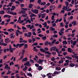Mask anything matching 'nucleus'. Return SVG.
<instances>
[{
    "mask_svg": "<svg viewBox=\"0 0 78 78\" xmlns=\"http://www.w3.org/2000/svg\"><path fill=\"white\" fill-rule=\"evenodd\" d=\"M69 67H73L75 66V64L73 63H71L69 65Z\"/></svg>",
    "mask_w": 78,
    "mask_h": 78,
    "instance_id": "obj_9",
    "label": "nucleus"
},
{
    "mask_svg": "<svg viewBox=\"0 0 78 78\" xmlns=\"http://www.w3.org/2000/svg\"><path fill=\"white\" fill-rule=\"evenodd\" d=\"M38 56H44V54H41V52H38Z\"/></svg>",
    "mask_w": 78,
    "mask_h": 78,
    "instance_id": "obj_18",
    "label": "nucleus"
},
{
    "mask_svg": "<svg viewBox=\"0 0 78 78\" xmlns=\"http://www.w3.org/2000/svg\"><path fill=\"white\" fill-rule=\"evenodd\" d=\"M62 43L63 44H67V42L66 40H65V41H63Z\"/></svg>",
    "mask_w": 78,
    "mask_h": 78,
    "instance_id": "obj_24",
    "label": "nucleus"
},
{
    "mask_svg": "<svg viewBox=\"0 0 78 78\" xmlns=\"http://www.w3.org/2000/svg\"><path fill=\"white\" fill-rule=\"evenodd\" d=\"M28 62H26L24 64V65L25 66H27V65H28Z\"/></svg>",
    "mask_w": 78,
    "mask_h": 78,
    "instance_id": "obj_50",
    "label": "nucleus"
},
{
    "mask_svg": "<svg viewBox=\"0 0 78 78\" xmlns=\"http://www.w3.org/2000/svg\"><path fill=\"white\" fill-rule=\"evenodd\" d=\"M5 43H6L7 44H8V43L10 42V41L9 40V39L8 38H5Z\"/></svg>",
    "mask_w": 78,
    "mask_h": 78,
    "instance_id": "obj_4",
    "label": "nucleus"
},
{
    "mask_svg": "<svg viewBox=\"0 0 78 78\" xmlns=\"http://www.w3.org/2000/svg\"><path fill=\"white\" fill-rule=\"evenodd\" d=\"M65 3L66 5L67 6H69V2H65Z\"/></svg>",
    "mask_w": 78,
    "mask_h": 78,
    "instance_id": "obj_36",
    "label": "nucleus"
},
{
    "mask_svg": "<svg viewBox=\"0 0 78 78\" xmlns=\"http://www.w3.org/2000/svg\"><path fill=\"white\" fill-rule=\"evenodd\" d=\"M31 11L32 12H33V13H35V14H38V13H39V10H31Z\"/></svg>",
    "mask_w": 78,
    "mask_h": 78,
    "instance_id": "obj_2",
    "label": "nucleus"
},
{
    "mask_svg": "<svg viewBox=\"0 0 78 78\" xmlns=\"http://www.w3.org/2000/svg\"><path fill=\"white\" fill-rule=\"evenodd\" d=\"M5 13V11L3 10H1L0 11V14H4Z\"/></svg>",
    "mask_w": 78,
    "mask_h": 78,
    "instance_id": "obj_20",
    "label": "nucleus"
},
{
    "mask_svg": "<svg viewBox=\"0 0 78 78\" xmlns=\"http://www.w3.org/2000/svg\"><path fill=\"white\" fill-rule=\"evenodd\" d=\"M22 30H27V28L23 26L22 27Z\"/></svg>",
    "mask_w": 78,
    "mask_h": 78,
    "instance_id": "obj_58",
    "label": "nucleus"
},
{
    "mask_svg": "<svg viewBox=\"0 0 78 78\" xmlns=\"http://www.w3.org/2000/svg\"><path fill=\"white\" fill-rule=\"evenodd\" d=\"M27 22H29V23H31V22L30 19H27V20L26 21V23H27Z\"/></svg>",
    "mask_w": 78,
    "mask_h": 78,
    "instance_id": "obj_14",
    "label": "nucleus"
},
{
    "mask_svg": "<svg viewBox=\"0 0 78 78\" xmlns=\"http://www.w3.org/2000/svg\"><path fill=\"white\" fill-rule=\"evenodd\" d=\"M42 39L43 41H45V40H46V39H47V37L44 36L42 38Z\"/></svg>",
    "mask_w": 78,
    "mask_h": 78,
    "instance_id": "obj_25",
    "label": "nucleus"
},
{
    "mask_svg": "<svg viewBox=\"0 0 78 78\" xmlns=\"http://www.w3.org/2000/svg\"><path fill=\"white\" fill-rule=\"evenodd\" d=\"M58 22H59V19H58L56 20L55 23H58Z\"/></svg>",
    "mask_w": 78,
    "mask_h": 78,
    "instance_id": "obj_62",
    "label": "nucleus"
},
{
    "mask_svg": "<svg viewBox=\"0 0 78 78\" xmlns=\"http://www.w3.org/2000/svg\"><path fill=\"white\" fill-rule=\"evenodd\" d=\"M28 41L29 43H32V40H31V39H29Z\"/></svg>",
    "mask_w": 78,
    "mask_h": 78,
    "instance_id": "obj_48",
    "label": "nucleus"
},
{
    "mask_svg": "<svg viewBox=\"0 0 78 78\" xmlns=\"http://www.w3.org/2000/svg\"><path fill=\"white\" fill-rule=\"evenodd\" d=\"M42 67L41 66H39V67L38 68V70H42Z\"/></svg>",
    "mask_w": 78,
    "mask_h": 78,
    "instance_id": "obj_11",
    "label": "nucleus"
},
{
    "mask_svg": "<svg viewBox=\"0 0 78 78\" xmlns=\"http://www.w3.org/2000/svg\"><path fill=\"white\" fill-rule=\"evenodd\" d=\"M40 50L41 52H42L43 53H45V54L46 52H47V51H45V50L43 48H40Z\"/></svg>",
    "mask_w": 78,
    "mask_h": 78,
    "instance_id": "obj_5",
    "label": "nucleus"
},
{
    "mask_svg": "<svg viewBox=\"0 0 78 78\" xmlns=\"http://www.w3.org/2000/svg\"><path fill=\"white\" fill-rule=\"evenodd\" d=\"M32 41H33V43H34V42H35V41H36V39H35L34 38H32Z\"/></svg>",
    "mask_w": 78,
    "mask_h": 78,
    "instance_id": "obj_35",
    "label": "nucleus"
},
{
    "mask_svg": "<svg viewBox=\"0 0 78 78\" xmlns=\"http://www.w3.org/2000/svg\"><path fill=\"white\" fill-rule=\"evenodd\" d=\"M62 51H66V49L64 48H62Z\"/></svg>",
    "mask_w": 78,
    "mask_h": 78,
    "instance_id": "obj_63",
    "label": "nucleus"
},
{
    "mask_svg": "<svg viewBox=\"0 0 78 78\" xmlns=\"http://www.w3.org/2000/svg\"><path fill=\"white\" fill-rule=\"evenodd\" d=\"M72 24H73V26L76 25V21H73L72 22Z\"/></svg>",
    "mask_w": 78,
    "mask_h": 78,
    "instance_id": "obj_17",
    "label": "nucleus"
},
{
    "mask_svg": "<svg viewBox=\"0 0 78 78\" xmlns=\"http://www.w3.org/2000/svg\"><path fill=\"white\" fill-rule=\"evenodd\" d=\"M30 62H31V63H34V60H31L29 61Z\"/></svg>",
    "mask_w": 78,
    "mask_h": 78,
    "instance_id": "obj_49",
    "label": "nucleus"
},
{
    "mask_svg": "<svg viewBox=\"0 0 78 78\" xmlns=\"http://www.w3.org/2000/svg\"><path fill=\"white\" fill-rule=\"evenodd\" d=\"M31 25L30 24H29L27 25V28H30L31 27Z\"/></svg>",
    "mask_w": 78,
    "mask_h": 78,
    "instance_id": "obj_47",
    "label": "nucleus"
},
{
    "mask_svg": "<svg viewBox=\"0 0 78 78\" xmlns=\"http://www.w3.org/2000/svg\"><path fill=\"white\" fill-rule=\"evenodd\" d=\"M26 13V12L25 10H21L19 12V14H25Z\"/></svg>",
    "mask_w": 78,
    "mask_h": 78,
    "instance_id": "obj_3",
    "label": "nucleus"
},
{
    "mask_svg": "<svg viewBox=\"0 0 78 78\" xmlns=\"http://www.w3.org/2000/svg\"><path fill=\"white\" fill-rule=\"evenodd\" d=\"M42 25H44V26L45 25H47V22H45L44 23H43Z\"/></svg>",
    "mask_w": 78,
    "mask_h": 78,
    "instance_id": "obj_56",
    "label": "nucleus"
},
{
    "mask_svg": "<svg viewBox=\"0 0 78 78\" xmlns=\"http://www.w3.org/2000/svg\"><path fill=\"white\" fill-rule=\"evenodd\" d=\"M27 48L28 45H27V44H25L24 47V49H26V48Z\"/></svg>",
    "mask_w": 78,
    "mask_h": 78,
    "instance_id": "obj_22",
    "label": "nucleus"
},
{
    "mask_svg": "<svg viewBox=\"0 0 78 78\" xmlns=\"http://www.w3.org/2000/svg\"><path fill=\"white\" fill-rule=\"evenodd\" d=\"M28 60V58H27L26 57L24 58H23L22 60V62H23V61H27Z\"/></svg>",
    "mask_w": 78,
    "mask_h": 78,
    "instance_id": "obj_21",
    "label": "nucleus"
},
{
    "mask_svg": "<svg viewBox=\"0 0 78 78\" xmlns=\"http://www.w3.org/2000/svg\"><path fill=\"white\" fill-rule=\"evenodd\" d=\"M38 36H39V37H43V36H44V35L41 34H39L38 35Z\"/></svg>",
    "mask_w": 78,
    "mask_h": 78,
    "instance_id": "obj_53",
    "label": "nucleus"
},
{
    "mask_svg": "<svg viewBox=\"0 0 78 78\" xmlns=\"http://www.w3.org/2000/svg\"><path fill=\"white\" fill-rule=\"evenodd\" d=\"M27 73V75H28V76H32V74H31V73Z\"/></svg>",
    "mask_w": 78,
    "mask_h": 78,
    "instance_id": "obj_29",
    "label": "nucleus"
},
{
    "mask_svg": "<svg viewBox=\"0 0 78 78\" xmlns=\"http://www.w3.org/2000/svg\"><path fill=\"white\" fill-rule=\"evenodd\" d=\"M33 6V4H30L29 6V8H30V9H31V8H32V7Z\"/></svg>",
    "mask_w": 78,
    "mask_h": 78,
    "instance_id": "obj_23",
    "label": "nucleus"
},
{
    "mask_svg": "<svg viewBox=\"0 0 78 78\" xmlns=\"http://www.w3.org/2000/svg\"><path fill=\"white\" fill-rule=\"evenodd\" d=\"M37 42L33 44H32V46H34L35 45V46H36V45H37Z\"/></svg>",
    "mask_w": 78,
    "mask_h": 78,
    "instance_id": "obj_30",
    "label": "nucleus"
},
{
    "mask_svg": "<svg viewBox=\"0 0 78 78\" xmlns=\"http://www.w3.org/2000/svg\"><path fill=\"white\" fill-rule=\"evenodd\" d=\"M17 13L16 12H13L12 14V15H17Z\"/></svg>",
    "mask_w": 78,
    "mask_h": 78,
    "instance_id": "obj_59",
    "label": "nucleus"
},
{
    "mask_svg": "<svg viewBox=\"0 0 78 78\" xmlns=\"http://www.w3.org/2000/svg\"><path fill=\"white\" fill-rule=\"evenodd\" d=\"M38 62H39V63H40V64H41L43 62V60L39 59V60L38 61Z\"/></svg>",
    "mask_w": 78,
    "mask_h": 78,
    "instance_id": "obj_28",
    "label": "nucleus"
},
{
    "mask_svg": "<svg viewBox=\"0 0 78 78\" xmlns=\"http://www.w3.org/2000/svg\"><path fill=\"white\" fill-rule=\"evenodd\" d=\"M21 9L23 10L24 11H27V8H21Z\"/></svg>",
    "mask_w": 78,
    "mask_h": 78,
    "instance_id": "obj_46",
    "label": "nucleus"
},
{
    "mask_svg": "<svg viewBox=\"0 0 78 78\" xmlns=\"http://www.w3.org/2000/svg\"><path fill=\"white\" fill-rule=\"evenodd\" d=\"M50 31H55V29L54 28H53V27H50Z\"/></svg>",
    "mask_w": 78,
    "mask_h": 78,
    "instance_id": "obj_15",
    "label": "nucleus"
},
{
    "mask_svg": "<svg viewBox=\"0 0 78 78\" xmlns=\"http://www.w3.org/2000/svg\"><path fill=\"white\" fill-rule=\"evenodd\" d=\"M56 52L55 51L52 52V55H56Z\"/></svg>",
    "mask_w": 78,
    "mask_h": 78,
    "instance_id": "obj_55",
    "label": "nucleus"
},
{
    "mask_svg": "<svg viewBox=\"0 0 78 78\" xmlns=\"http://www.w3.org/2000/svg\"><path fill=\"white\" fill-rule=\"evenodd\" d=\"M63 54L64 56H65V55H66L67 54V53L66 52H63Z\"/></svg>",
    "mask_w": 78,
    "mask_h": 78,
    "instance_id": "obj_54",
    "label": "nucleus"
},
{
    "mask_svg": "<svg viewBox=\"0 0 78 78\" xmlns=\"http://www.w3.org/2000/svg\"><path fill=\"white\" fill-rule=\"evenodd\" d=\"M20 41L19 42L20 43H22V41H23V38H20Z\"/></svg>",
    "mask_w": 78,
    "mask_h": 78,
    "instance_id": "obj_34",
    "label": "nucleus"
},
{
    "mask_svg": "<svg viewBox=\"0 0 78 78\" xmlns=\"http://www.w3.org/2000/svg\"><path fill=\"white\" fill-rule=\"evenodd\" d=\"M37 3H38V4H41V0H38L37 1Z\"/></svg>",
    "mask_w": 78,
    "mask_h": 78,
    "instance_id": "obj_33",
    "label": "nucleus"
},
{
    "mask_svg": "<svg viewBox=\"0 0 78 78\" xmlns=\"http://www.w3.org/2000/svg\"><path fill=\"white\" fill-rule=\"evenodd\" d=\"M65 70H66V68H64L62 70V72H64L65 71Z\"/></svg>",
    "mask_w": 78,
    "mask_h": 78,
    "instance_id": "obj_52",
    "label": "nucleus"
},
{
    "mask_svg": "<svg viewBox=\"0 0 78 78\" xmlns=\"http://www.w3.org/2000/svg\"><path fill=\"white\" fill-rule=\"evenodd\" d=\"M55 47V46H53L52 47H51L50 48V51H53V48Z\"/></svg>",
    "mask_w": 78,
    "mask_h": 78,
    "instance_id": "obj_39",
    "label": "nucleus"
},
{
    "mask_svg": "<svg viewBox=\"0 0 78 78\" xmlns=\"http://www.w3.org/2000/svg\"><path fill=\"white\" fill-rule=\"evenodd\" d=\"M16 31L19 33L20 34H23V32L20 31L19 30H17Z\"/></svg>",
    "mask_w": 78,
    "mask_h": 78,
    "instance_id": "obj_19",
    "label": "nucleus"
},
{
    "mask_svg": "<svg viewBox=\"0 0 78 78\" xmlns=\"http://www.w3.org/2000/svg\"><path fill=\"white\" fill-rule=\"evenodd\" d=\"M24 67H26L27 68H24L23 70L24 71V72H25V70H26L27 69H28V67H27V66H25Z\"/></svg>",
    "mask_w": 78,
    "mask_h": 78,
    "instance_id": "obj_41",
    "label": "nucleus"
},
{
    "mask_svg": "<svg viewBox=\"0 0 78 78\" xmlns=\"http://www.w3.org/2000/svg\"><path fill=\"white\" fill-rule=\"evenodd\" d=\"M11 20V19H9L6 20V22H9Z\"/></svg>",
    "mask_w": 78,
    "mask_h": 78,
    "instance_id": "obj_64",
    "label": "nucleus"
},
{
    "mask_svg": "<svg viewBox=\"0 0 78 78\" xmlns=\"http://www.w3.org/2000/svg\"><path fill=\"white\" fill-rule=\"evenodd\" d=\"M61 68L60 67H55V70H56L59 71V70H61Z\"/></svg>",
    "mask_w": 78,
    "mask_h": 78,
    "instance_id": "obj_10",
    "label": "nucleus"
},
{
    "mask_svg": "<svg viewBox=\"0 0 78 78\" xmlns=\"http://www.w3.org/2000/svg\"><path fill=\"white\" fill-rule=\"evenodd\" d=\"M56 40H55V39H54L52 41V43H53V44H54L55 42H56Z\"/></svg>",
    "mask_w": 78,
    "mask_h": 78,
    "instance_id": "obj_60",
    "label": "nucleus"
},
{
    "mask_svg": "<svg viewBox=\"0 0 78 78\" xmlns=\"http://www.w3.org/2000/svg\"><path fill=\"white\" fill-rule=\"evenodd\" d=\"M11 73V72L9 70H8V73H7V75H9V74H10Z\"/></svg>",
    "mask_w": 78,
    "mask_h": 78,
    "instance_id": "obj_40",
    "label": "nucleus"
},
{
    "mask_svg": "<svg viewBox=\"0 0 78 78\" xmlns=\"http://www.w3.org/2000/svg\"><path fill=\"white\" fill-rule=\"evenodd\" d=\"M19 44V48H21L23 45H25V43H22V44Z\"/></svg>",
    "mask_w": 78,
    "mask_h": 78,
    "instance_id": "obj_6",
    "label": "nucleus"
},
{
    "mask_svg": "<svg viewBox=\"0 0 78 78\" xmlns=\"http://www.w3.org/2000/svg\"><path fill=\"white\" fill-rule=\"evenodd\" d=\"M52 37H58V35L57 34H54L53 36H52Z\"/></svg>",
    "mask_w": 78,
    "mask_h": 78,
    "instance_id": "obj_37",
    "label": "nucleus"
},
{
    "mask_svg": "<svg viewBox=\"0 0 78 78\" xmlns=\"http://www.w3.org/2000/svg\"><path fill=\"white\" fill-rule=\"evenodd\" d=\"M8 16V15H5L3 17V18H6V17H7Z\"/></svg>",
    "mask_w": 78,
    "mask_h": 78,
    "instance_id": "obj_57",
    "label": "nucleus"
},
{
    "mask_svg": "<svg viewBox=\"0 0 78 78\" xmlns=\"http://www.w3.org/2000/svg\"><path fill=\"white\" fill-rule=\"evenodd\" d=\"M27 15H28V14L27 13H26L24 15H23L22 16V17H26L27 16Z\"/></svg>",
    "mask_w": 78,
    "mask_h": 78,
    "instance_id": "obj_31",
    "label": "nucleus"
},
{
    "mask_svg": "<svg viewBox=\"0 0 78 78\" xmlns=\"http://www.w3.org/2000/svg\"><path fill=\"white\" fill-rule=\"evenodd\" d=\"M51 61H54L55 60V57H52V58L51 59Z\"/></svg>",
    "mask_w": 78,
    "mask_h": 78,
    "instance_id": "obj_45",
    "label": "nucleus"
},
{
    "mask_svg": "<svg viewBox=\"0 0 78 78\" xmlns=\"http://www.w3.org/2000/svg\"><path fill=\"white\" fill-rule=\"evenodd\" d=\"M64 61L63 60H61L59 61H58L59 64H62L64 62Z\"/></svg>",
    "mask_w": 78,
    "mask_h": 78,
    "instance_id": "obj_13",
    "label": "nucleus"
},
{
    "mask_svg": "<svg viewBox=\"0 0 78 78\" xmlns=\"http://www.w3.org/2000/svg\"><path fill=\"white\" fill-rule=\"evenodd\" d=\"M45 54H48V55H47L46 54L45 56L46 57H47V58H48V57H50L51 55V53L49 51H47L46 52V53Z\"/></svg>",
    "mask_w": 78,
    "mask_h": 78,
    "instance_id": "obj_1",
    "label": "nucleus"
},
{
    "mask_svg": "<svg viewBox=\"0 0 78 78\" xmlns=\"http://www.w3.org/2000/svg\"><path fill=\"white\" fill-rule=\"evenodd\" d=\"M31 15H30V17L31 18H32L33 17H36L37 16L34 13H33L31 14Z\"/></svg>",
    "mask_w": 78,
    "mask_h": 78,
    "instance_id": "obj_8",
    "label": "nucleus"
},
{
    "mask_svg": "<svg viewBox=\"0 0 78 78\" xmlns=\"http://www.w3.org/2000/svg\"><path fill=\"white\" fill-rule=\"evenodd\" d=\"M3 33L6 35H8V34H9V33L6 31L3 32Z\"/></svg>",
    "mask_w": 78,
    "mask_h": 78,
    "instance_id": "obj_27",
    "label": "nucleus"
},
{
    "mask_svg": "<svg viewBox=\"0 0 78 78\" xmlns=\"http://www.w3.org/2000/svg\"><path fill=\"white\" fill-rule=\"evenodd\" d=\"M20 7H21V8H23V7H24V6H25L24 5V4H21L20 5Z\"/></svg>",
    "mask_w": 78,
    "mask_h": 78,
    "instance_id": "obj_43",
    "label": "nucleus"
},
{
    "mask_svg": "<svg viewBox=\"0 0 78 78\" xmlns=\"http://www.w3.org/2000/svg\"><path fill=\"white\" fill-rule=\"evenodd\" d=\"M41 6H44L46 5V2H41Z\"/></svg>",
    "mask_w": 78,
    "mask_h": 78,
    "instance_id": "obj_12",
    "label": "nucleus"
},
{
    "mask_svg": "<svg viewBox=\"0 0 78 78\" xmlns=\"http://www.w3.org/2000/svg\"><path fill=\"white\" fill-rule=\"evenodd\" d=\"M76 42H77V41H75L73 42V46H75V45H76Z\"/></svg>",
    "mask_w": 78,
    "mask_h": 78,
    "instance_id": "obj_16",
    "label": "nucleus"
},
{
    "mask_svg": "<svg viewBox=\"0 0 78 78\" xmlns=\"http://www.w3.org/2000/svg\"><path fill=\"white\" fill-rule=\"evenodd\" d=\"M68 51L70 53H72L73 52V50H72L70 48H68L67 49Z\"/></svg>",
    "mask_w": 78,
    "mask_h": 78,
    "instance_id": "obj_7",
    "label": "nucleus"
},
{
    "mask_svg": "<svg viewBox=\"0 0 78 78\" xmlns=\"http://www.w3.org/2000/svg\"><path fill=\"white\" fill-rule=\"evenodd\" d=\"M13 4V3L12 2H10L9 3V5L10 7L11 6H12V4Z\"/></svg>",
    "mask_w": 78,
    "mask_h": 78,
    "instance_id": "obj_61",
    "label": "nucleus"
},
{
    "mask_svg": "<svg viewBox=\"0 0 78 78\" xmlns=\"http://www.w3.org/2000/svg\"><path fill=\"white\" fill-rule=\"evenodd\" d=\"M12 65H14V62L13 61H12L9 63V66H11Z\"/></svg>",
    "mask_w": 78,
    "mask_h": 78,
    "instance_id": "obj_32",
    "label": "nucleus"
},
{
    "mask_svg": "<svg viewBox=\"0 0 78 78\" xmlns=\"http://www.w3.org/2000/svg\"><path fill=\"white\" fill-rule=\"evenodd\" d=\"M56 23H54L53 24H52V27H55V26H56Z\"/></svg>",
    "mask_w": 78,
    "mask_h": 78,
    "instance_id": "obj_44",
    "label": "nucleus"
},
{
    "mask_svg": "<svg viewBox=\"0 0 78 78\" xmlns=\"http://www.w3.org/2000/svg\"><path fill=\"white\" fill-rule=\"evenodd\" d=\"M44 45H48V41H47L44 42Z\"/></svg>",
    "mask_w": 78,
    "mask_h": 78,
    "instance_id": "obj_38",
    "label": "nucleus"
},
{
    "mask_svg": "<svg viewBox=\"0 0 78 78\" xmlns=\"http://www.w3.org/2000/svg\"><path fill=\"white\" fill-rule=\"evenodd\" d=\"M61 7H62V5H61V4H60L58 6V8H61Z\"/></svg>",
    "mask_w": 78,
    "mask_h": 78,
    "instance_id": "obj_51",
    "label": "nucleus"
},
{
    "mask_svg": "<svg viewBox=\"0 0 78 78\" xmlns=\"http://www.w3.org/2000/svg\"><path fill=\"white\" fill-rule=\"evenodd\" d=\"M8 67H9L8 65V64H6L5 66V67L4 68V69H8Z\"/></svg>",
    "mask_w": 78,
    "mask_h": 78,
    "instance_id": "obj_26",
    "label": "nucleus"
},
{
    "mask_svg": "<svg viewBox=\"0 0 78 78\" xmlns=\"http://www.w3.org/2000/svg\"><path fill=\"white\" fill-rule=\"evenodd\" d=\"M34 25H32L30 27V30H31L32 28H34Z\"/></svg>",
    "mask_w": 78,
    "mask_h": 78,
    "instance_id": "obj_42",
    "label": "nucleus"
}]
</instances>
